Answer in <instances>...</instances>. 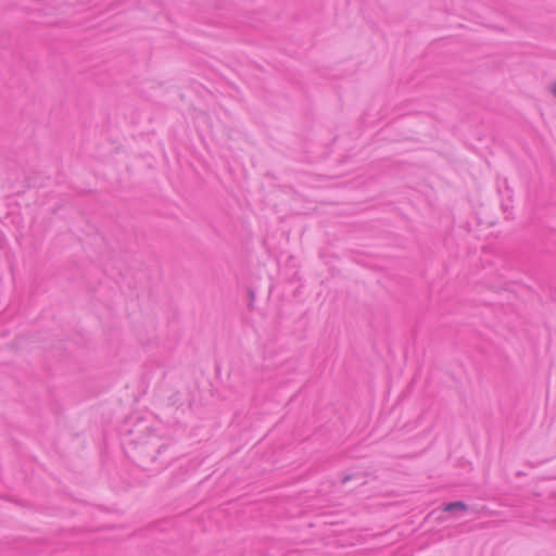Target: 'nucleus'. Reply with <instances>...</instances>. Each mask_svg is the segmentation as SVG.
I'll return each mask as SVG.
<instances>
[{"label": "nucleus", "instance_id": "nucleus-2", "mask_svg": "<svg viewBox=\"0 0 556 556\" xmlns=\"http://www.w3.org/2000/svg\"><path fill=\"white\" fill-rule=\"evenodd\" d=\"M551 91L553 92V94L556 97V83L552 85L551 87Z\"/></svg>", "mask_w": 556, "mask_h": 556}, {"label": "nucleus", "instance_id": "nucleus-1", "mask_svg": "<svg viewBox=\"0 0 556 556\" xmlns=\"http://www.w3.org/2000/svg\"><path fill=\"white\" fill-rule=\"evenodd\" d=\"M465 509H466V505L462 502L450 503L444 507V511L465 510Z\"/></svg>", "mask_w": 556, "mask_h": 556}]
</instances>
